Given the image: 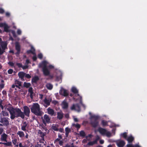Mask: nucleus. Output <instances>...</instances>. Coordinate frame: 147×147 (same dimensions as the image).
<instances>
[{
    "label": "nucleus",
    "mask_w": 147,
    "mask_h": 147,
    "mask_svg": "<svg viewBox=\"0 0 147 147\" xmlns=\"http://www.w3.org/2000/svg\"><path fill=\"white\" fill-rule=\"evenodd\" d=\"M13 71V70L12 69H9L7 71L8 73L9 74H11Z\"/></svg>",
    "instance_id": "a19ab883"
},
{
    "label": "nucleus",
    "mask_w": 147,
    "mask_h": 147,
    "mask_svg": "<svg viewBox=\"0 0 147 147\" xmlns=\"http://www.w3.org/2000/svg\"><path fill=\"white\" fill-rule=\"evenodd\" d=\"M125 144V142L124 141H121L117 143V145L119 147H123Z\"/></svg>",
    "instance_id": "aec40b11"
},
{
    "label": "nucleus",
    "mask_w": 147,
    "mask_h": 147,
    "mask_svg": "<svg viewBox=\"0 0 147 147\" xmlns=\"http://www.w3.org/2000/svg\"><path fill=\"white\" fill-rule=\"evenodd\" d=\"M61 106L63 109H66L68 107L69 105L66 100H65L62 102Z\"/></svg>",
    "instance_id": "9b49d317"
},
{
    "label": "nucleus",
    "mask_w": 147,
    "mask_h": 147,
    "mask_svg": "<svg viewBox=\"0 0 147 147\" xmlns=\"http://www.w3.org/2000/svg\"><path fill=\"white\" fill-rule=\"evenodd\" d=\"M6 47V46L5 45H1V48L4 51Z\"/></svg>",
    "instance_id": "5fc2aeb1"
},
{
    "label": "nucleus",
    "mask_w": 147,
    "mask_h": 147,
    "mask_svg": "<svg viewBox=\"0 0 147 147\" xmlns=\"http://www.w3.org/2000/svg\"><path fill=\"white\" fill-rule=\"evenodd\" d=\"M7 110L9 112L10 118L12 120L14 119L16 117H20L22 119L24 118L23 112L19 108H14L11 105L10 107L7 108Z\"/></svg>",
    "instance_id": "f257e3e1"
},
{
    "label": "nucleus",
    "mask_w": 147,
    "mask_h": 147,
    "mask_svg": "<svg viewBox=\"0 0 147 147\" xmlns=\"http://www.w3.org/2000/svg\"><path fill=\"white\" fill-rule=\"evenodd\" d=\"M43 101L47 105L49 106L50 105L51 101L47 99L46 98Z\"/></svg>",
    "instance_id": "393cba45"
},
{
    "label": "nucleus",
    "mask_w": 147,
    "mask_h": 147,
    "mask_svg": "<svg viewBox=\"0 0 147 147\" xmlns=\"http://www.w3.org/2000/svg\"><path fill=\"white\" fill-rule=\"evenodd\" d=\"M15 84L16 85V87L19 89L21 88L20 87L22 86L21 82L16 80L15 81Z\"/></svg>",
    "instance_id": "f3484780"
},
{
    "label": "nucleus",
    "mask_w": 147,
    "mask_h": 147,
    "mask_svg": "<svg viewBox=\"0 0 147 147\" xmlns=\"http://www.w3.org/2000/svg\"><path fill=\"white\" fill-rule=\"evenodd\" d=\"M59 94L65 97L68 96L69 95L68 92L67 91L64 89L63 88H61L59 90Z\"/></svg>",
    "instance_id": "1a4fd4ad"
},
{
    "label": "nucleus",
    "mask_w": 147,
    "mask_h": 147,
    "mask_svg": "<svg viewBox=\"0 0 147 147\" xmlns=\"http://www.w3.org/2000/svg\"><path fill=\"white\" fill-rule=\"evenodd\" d=\"M46 88L49 90H51L53 88V86L50 83H47L46 85Z\"/></svg>",
    "instance_id": "5701e85b"
},
{
    "label": "nucleus",
    "mask_w": 147,
    "mask_h": 147,
    "mask_svg": "<svg viewBox=\"0 0 147 147\" xmlns=\"http://www.w3.org/2000/svg\"><path fill=\"white\" fill-rule=\"evenodd\" d=\"M3 129L2 128H0V134H1L3 131Z\"/></svg>",
    "instance_id": "338daca9"
},
{
    "label": "nucleus",
    "mask_w": 147,
    "mask_h": 147,
    "mask_svg": "<svg viewBox=\"0 0 147 147\" xmlns=\"http://www.w3.org/2000/svg\"><path fill=\"white\" fill-rule=\"evenodd\" d=\"M97 144L96 141L94 140L92 142H89L87 144V145L89 146H92L94 144Z\"/></svg>",
    "instance_id": "c85d7f7f"
},
{
    "label": "nucleus",
    "mask_w": 147,
    "mask_h": 147,
    "mask_svg": "<svg viewBox=\"0 0 147 147\" xmlns=\"http://www.w3.org/2000/svg\"><path fill=\"white\" fill-rule=\"evenodd\" d=\"M65 131L66 133H69L71 131V130L69 128L67 127L65 128Z\"/></svg>",
    "instance_id": "58836bf2"
},
{
    "label": "nucleus",
    "mask_w": 147,
    "mask_h": 147,
    "mask_svg": "<svg viewBox=\"0 0 147 147\" xmlns=\"http://www.w3.org/2000/svg\"><path fill=\"white\" fill-rule=\"evenodd\" d=\"M25 73L23 72H20L18 74V76L21 79H23L25 76Z\"/></svg>",
    "instance_id": "a211bd4d"
},
{
    "label": "nucleus",
    "mask_w": 147,
    "mask_h": 147,
    "mask_svg": "<svg viewBox=\"0 0 147 147\" xmlns=\"http://www.w3.org/2000/svg\"><path fill=\"white\" fill-rule=\"evenodd\" d=\"M39 78L37 76H35L32 79V83H36L39 80Z\"/></svg>",
    "instance_id": "dca6fc26"
},
{
    "label": "nucleus",
    "mask_w": 147,
    "mask_h": 147,
    "mask_svg": "<svg viewBox=\"0 0 147 147\" xmlns=\"http://www.w3.org/2000/svg\"><path fill=\"white\" fill-rule=\"evenodd\" d=\"M98 131L102 136L106 135L107 137H110L111 136V133L108 131L106 129L100 127L98 129Z\"/></svg>",
    "instance_id": "39448f33"
},
{
    "label": "nucleus",
    "mask_w": 147,
    "mask_h": 147,
    "mask_svg": "<svg viewBox=\"0 0 147 147\" xmlns=\"http://www.w3.org/2000/svg\"><path fill=\"white\" fill-rule=\"evenodd\" d=\"M1 114L3 116H7L9 115L8 113L5 111H3L1 112Z\"/></svg>",
    "instance_id": "7c9ffc66"
},
{
    "label": "nucleus",
    "mask_w": 147,
    "mask_h": 147,
    "mask_svg": "<svg viewBox=\"0 0 147 147\" xmlns=\"http://www.w3.org/2000/svg\"><path fill=\"white\" fill-rule=\"evenodd\" d=\"M42 71L43 74L45 76H49V77L46 78L47 80L52 79L53 78V75H50V72L48 69L46 65H45L42 68Z\"/></svg>",
    "instance_id": "20e7f679"
},
{
    "label": "nucleus",
    "mask_w": 147,
    "mask_h": 147,
    "mask_svg": "<svg viewBox=\"0 0 147 147\" xmlns=\"http://www.w3.org/2000/svg\"><path fill=\"white\" fill-rule=\"evenodd\" d=\"M17 139L16 138L14 139V140H12V142L15 145H16L17 142Z\"/></svg>",
    "instance_id": "49530a36"
},
{
    "label": "nucleus",
    "mask_w": 147,
    "mask_h": 147,
    "mask_svg": "<svg viewBox=\"0 0 147 147\" xmlns=\"http://www.w3.org/2000/svg\"><path fill=\"white\" fill-rule=\"evenodd\" d=\"M47 110L48 114L52 116L54 115L55 111L53 109L49 107L47 109Z\"/></svg>",
    "instance_id": "2eb2a0df"
},
{
    "label": "nucleus",
    "mask_w": 147,
    "mask_h": 147,
    "mask_svg": "<svg viewBox=\"0 0 147 147\" xmlns=\"http://www.w3.org/2000/svg\"><path fill=\"white\" fill-rule=\"evenodd\" d=\"M57 118L59 120H61L63 117V114L62 111L57 112Z\"/></svg>",
    "instance_id": "f8f14e48"
},
{
    "label": "nucleus",
    "mask_w": 147,
    "mask_h": 147,
    "mask_svg": "<svg viewBox=\"0 0 147 147\" xmlns=\"http://www.w3.org/2000/svg\"><path fill=\"white\" fill-rule=\"evenodd\" d=\"M134 140V138L132 136L129 137L127 139V140L129 142H131Z\"/></svg>",
    "instance_id": "c756f323"
},
{
    "label": "nucleus",
    "mask_w": 147,
    "mask_h": 147,
    "mask_svg": "<svg viewBox=\"0 0 147 147\" xmlns=\"http://www.w3.org/2000/svg\"><path fill=\"white\" fill-rule=\"evenodd\" d=\"M87 140L86 139H84L82 140V142L84 143H86L87 142Z\"/></svg>",
    "instance_id": "e2e57ef3"
},
{
    "label": "nucleus",
    "mask_w": 147,
    "mask_h": 147,
    "mask_svg": "<svg viewBox=\"0 0 147 147\" xmlns=\"http://www.w3.org/2000/svg\"><path fill=\"white\" fill-rule=\"evenodd\" d=\"M26 78L29 79L31 78V76L29 74H26L25 76Z\"/></svg>",
    "instance_id": "37998d69"
},
{
    "label": "nucleus",
    "mask_w": 147,
    "mask_h": 147,
    "mask_svg": "<svg viewBox=\"0 0 147 147\" xmlns=\"http://www.w3.org/2000/svg\"><path fill=\"white\" fill-rule=\"evenodd\" d=\"M52 128L55 131H58L59 130V129L56 126V125L53 124L52 126Z\"/></svg>",
    "instance_id": "473e14b6"
},
{
    "label": "nucleus",
    "mask_w": 147,
    "mask_h": 147,
    "mask_svg": "<svg viewBox=\"0 0 147 147\" xmlns=\"http://www.w3.org/2000/svg\"><path fill=\"white\" fill-rule=\"evenodd\" d=\"M8 64L12 67L14 65V63L12 62L9 61L8 63Z\"/></svg>",
    "instance_id": "c03bdc74"
},
{
    "label": "nucleus",
    "mask_w": 147,
    "mask_h": 147,
    "mask_svg": "<svg viewBox=\"0 0 147 147\" xmlns=\"http://www.w3.org/2000/svg\"><path fill=\"white\" fill-rule=\"evenodd\" d=\"M59 142V144L60 146H62L63 143V141L62 140H60Z\"/></svg>",
    "instance_id": "bf43d9fd"
},
{
    "label": "nucleus",
    "mask_w": 147,
    "mask_h": 147,
    "mask_svg": "<svg viewBox=\"0 0 147 147\" xmlns=\"http://www.w3.org/2000/svg\"><path fill=\"white\" fill-rule=\"evenodd\" d=\"M38 58L40 59H41L42 58L43 55L41 53H39L38 56Z\"/></svg>",
    "instance_id": "ea45409f"
},
{
    "label": "nucleus",
    "mask_w": 147,
    "mask_h": 147,
    "mask_svg": "<svg viewBox=\"0 0 147 147\" xmlns=\"http://www.w3.org/2000/svg\"><path fill=\"white\" fill-rule=\"evenodd\" d=\"M31 111L35 115L37 116H41L42 112L40 108L39 105L37 103H34L31 108Z\"/></svg>",
    "instance_id": "f03ea898"
},
{
    "label": "nucleus",
    "mask_w": 147,
    "mask_h": 147,
    "mask_svg": "<svg viewBox=\"0 0 147 147\" xmlns=\"http://www.w3.org/2000/svg\"><path fill=\"white\" fill-rule=\"evenodd\" d=\"M12 143L11 142H7V146H11Z\"/></svg>",
    "instance_id": "6e6d98bb"
},
{
    "label": "nucleus",
    "mask_w": 147,
    "mask_h": 147,
    "mask_svg": "<svg viewBox=\"0 0 147 147\" xmlns=\"http://www.w3.org/2000/svg\"><path fill=\"white\" fill-rule=\"evenodd\" d=\"M127 147H134V145L132 144H128L127 145Z\"/></svg>",
    "instance_id": "052dcab7"
},
{
    "label": "nucleus",
    "mask_w": 147,
    "mask_h": 147,
    "mask_svg": "<svg viewBox=\"0 0 147 147\" xmlns=\"http://www.w3.org/2000/svg\"><path fill=\"white\" fill-rule=\"evenodd\" d=\"M7 117H2L1 116L0 118V122L2 124H0V126H7L9 125V122Z\"/></svg>",
    "instance_id": "423d86ee"
},
{
    "label": "nucleus",
    "mask_w": 147,
    "mask_h": 147,
    "mask_svg": "<svg viewBox=\"0 0 147 147\" xmlns=\"http://www.w3.org/2000/svg\"><path fill=\"white\" fill-rule=\"evenodd\" d=\"M9 27L7 24L5 26H4V31L6 32H10V30L9 29Z\"/></svg>",
    "instance_id": "b1692460"
},
{
    "label": "nucleus",
    "mask_w": 147,
    "mask_h": 147,
    "mask_svg": "<svg viewBox=\"0 0 147 147\" xmlns=\"http://www.w3.org/2000/svg\"><path fill=\"white\" fill-rule=\"evenodd\" d=\"M2 101H1L0 102V107L2 109H3V106L2 105Z\"/></svg>",
    "instance_id": "13d9d810"
},
{
    "label": "nucleus",
    "mask_w": 147,
    "mask_h": 147,
    "mask_svg": "<svg viewBox=\"0 0 147 147\" xmlns=\"http://www.w3.org/2000/svg\"><path fill=\"white\" fill-rule=\"evenodd\" d=\"M22 68L23 69H25L28 68V66L27 65H25L24 66H22Z\"/></svg>",
    "instance_id": "8fccbe9b"
},
{
    "label": "nucleus",
    "mask_w": 147,
    "mask_h": 147,
    "mask_svg": "<svg viewBox=\"0 0 147 147\" xmlns=\"http://www.w3.org/2000/svg\"><path fill=\"white\" fill-rule=\"evenodd\" d=\"M93 136V135L91 134H89L88 136H86L85 138L88 141H90V139H89L88 138V137L90 138H91Z\"/></svg>",
    "instance_id": "f704fd0d"
},
{
    "label": "nucleus",
    "mask_w": 147,
    "mask_h": 147,
    "mask_svg": "<svg viewBox=\"0 0 147 147\" xmlns=\"http://www.w3.org/2000/svg\"><path fill=\"white\" fill-rule=\"evenodd\" d=\"M6 16L7 17H9L10 15V14L9 12H6L5 14Z\"/></svg>",
    "instance_id": "69168bd1"
},
{
    "label": "nucleus",
    "mask_w": 147,
    "mask_h": 147,
    "mask_svg": "<svg viewBox=\"0 0 147 147\" xmlns=\"http://www.w3.org/2000/svg\"><path fill=\"white\" fill-rule=\"evenodd\" d=\"M121 136L125 138H126L127 137V135L126 132H124L121 134Z\"/></svg>",
    "instance_id": "c9c22d12"
},
{
    "label": "nucleus",
    "mask_w": 147,
    "mask_h": 147,
    "mask_svg": "<svg viewBox=\"0 0 147 147\" xmlns=\"http://www.w3.org/2000/svg\"><path fill=\"white\" fill-rule=\"evenodd\" d=\"M38 133L40 134V137L42 138V140H44V137L45 135V134L42 132L40 130L39 131Z\"/></svg>",
    "instance_id": "4be33fe9"
},
{
    "label": "nucleus",
    "mask_w": 147,
    "mask_h": 147,
    "mask_svg": "<svg viewBox=\"0 0 147 147\" xmlns=\"http://www.w3.org/2000/svg\"><path fill=\"white\" fill-rule=\"evenodd\" d=\"M76 108L78 109H80V106L78 104H76Z\"/></svg>",
    "instance_id": "4d7b16f0"
},
{
    "label": "nucleus",
    "mask_w": 147,
    "mask_h": 147,
    "mask_svg": "<svg viewBox=\"0 0 147 147\" xmlns=\"http://www.w3.org/2000/svg\"><path fill=\"white\" fill-rule=\"evenodd\" d=\"M35 50L33 47H31V49L28 50L27 51V53L28 54L30 53H32L33 54H35L34 52Z\"/></svg>",
    "instance_id": "6ab92c4d"
},
{
    "label": "nucleus",
    "mask_w": 147,
    "mask_h": 147,
    "mask_svg": "<svg viewBox=\"0 0 147 147\" xmlns=\"http://www.w3.org/2000/svg\"><path fill=\"white\" fill-rule=\"evenodd\" d=\"M70 109L72 110H76V105L73 104L71 107Z\"/></svg>",
    "instance_id": "e433bc0d"
},
{
    "label": "nucleus",
    "mask_w": 147,
    "mask_h": 147,
    "mask_svg": "<svg viewBox=\"0 0 147 147\" xmlns=\"http://www.w3.org/2000/svg\"><path fill=\"white\" fill-rule=\"evenodd\" d=\"M16 65L19 67L21 68L22 67V65L21 63H17Z\"/></svg>",
    "instance_id": "79ce46f5"
},
{
    "label": "nucleus",
    "mask_w": 147,
    "mask_h": 147,
    "mask_svg": "<svg viewBox=\"0 0 147 147\" xmlns=\"http://www.w3.org/2000/svg\"><path fill=\"white\" fill-rule=\"evenodd\" d=\"M18 135H19L20 138H22L24 136V133L22 131H18L17 133Z\"/></svg>",
    "instance_id": "412c9836"
},
{
    "label": "nucleus",
    "mask_w": 147,
    "mask_h": 147,
    "mask_svg": "<svg viewBox=\"0 0 147 147\" xmlns=\"http://www.w3.org/2000/svg\"><path fill=\"white\" fill-rule=\"evenodd\" d=\"M28 92L30 93H33L32 88V87H30L28 89Z\"/></svg>",
    "instance_id": "4c0bfd02"
},
{
    "label": "nucleus",
    "mask_w": 147,
    "mask_h": 147,
    "mask_svg": "<svg viewBox=\"0 0 147 147\" xmlns=\"http://www.w3.org/2000/svg\"><path fill=\"white\" fill-rule=\"evenodd\" d=\"M65 117L66 118H68L69 117V115L68 113L66 114L65 115Z\"/></svg>",
    "instance_id": "680f3d73"
},
{
    "label": "nucleus",
    "mask_w": 147,
    "mask_h": 147,
    "mask_svg": "<svg viewBox=\"0 0 147 147\" xmlns=\"http://www.w3.org/2000/svg\"><path fill=\"white\" fill-rule=\"evenodd\" d=\"M4 12V10L3 9L1 8H0V13L2 14Z\"/></svg>",
    "instance_id": "603ef678"
},
{
    "label": "nucleus",
    "mask_w": 147,
    "mask_h": 147,
    "mask_svg": "<svg viewBox=\"0 0 147 147\" xmlns=\"http://www.w3.org/2000/svg\"><path fill=\"white\" fill-rule=\"evenodd\" d=\"M99 117L94 115H92L90 117V124L94 128H96L98 125L99 122L98 119Z\"/></svg>",
    "instance_id": "7ed1b4c3"
},
{
    "label": "nucleus",
    "mask_w": 147,
    "mask_h": 147,
    "mask_svg": "<svg viewBox=\"0 0 147 147\" xmlns=\"http://www.w3.org/2000/svg\"><path fill=\"white\" fill-rule=\"evenodd\" d=\"M7 135L5 133H3L1 136V141H4L5 142H7Z\"/></svg>",
    "instance_id": "ddd939ff"
},
{
    "label": "nucleus",
    "mask_w": 147,
    "mask_h": 147,
    "mask_svg": "<svg viewBox=\"0 0 147 147\" xmlns=\"http://www.w3.org/2000/svg\"><path fill=\"white\" fill-rule=\"evenodd\" d=\"M40 145L38 144L35 145L34 147H40Z\"/></svg>",
    "instance_id": "774afa93"
},
{
    "label": "nucleus",
    "mask_w": 147,
    "mask_h": 147,
    "mask_svg": "<svg viewBox=\"0 0 147 147\" xmlns=\"http://www.w3.org/2000/svg\"><path fill=\"white\" fill-rule=\"evenodd\" d=\"M22 32L20 30L18 29L17 31V33L18 35H20L21 34Z\"/></svg>",
    "instance_id": "864d4df0"
},
{
    "label": "nucleus",
    "mask_w": 147,
    "mask_h": 147,
    "mask_svg": "<svg viewBox=\"0 0 147 147\" xmlns=\"http://www.w3.org/2000/svg\"><path fill=\"white\" fill-rule=\"evenodd\" d=\"M2 93L3 95H6L7 94V92L5 90L3 91Z\"/></svg>",
    "instance_id": "0e129e2a"
},
{
    "label": "nucleus",
    "mask_w": 147,
    "mask_h": 147,
    "mask_svg": "<svg viewBox=\"0 0 147 147\" xmlns=\"http://www.w3.org/2000/svg\"><path fill=\"white\" fill-rule=\"evenodd\" d=\"M99 138H100L99 136L98 135H97L96 137V139L94 140V141H96V143L97 144V141L99 139Z\"/></svg>",
    "instance_id": "09e8293b"
},
{
    "label": "nucleus",
    "mask_w": 147,
    "mask_h": 147,
    "mask_svg": "<svg viewBox=\"0 0 147 147\" xmlns=\"http://www.w3.org/2000/svg\"><path fill=\"white\" fill-rule=\"evenodd\" d=\"M4 86L5 84L4 83L0 84V89H1L3 88H4Z\"/></svg>",
    "instance_id": "de8ad7c7"
},
{
    "label": "nucleus",
    "mask_w": 147,
    "mask_h": 147,
    "mask_svg": "<svg viewBox=\"0 0 147 147\" xmlns=\"http://www.w3.org/2000/svg\"><path fill=\"white\" fill-rule=\"evenodd\" d=\"M73 126L77 128L78 129H79L80 127V125L78 124H73Z\"/></svg>",
    "instance_id": "72a5a7b5"
},
{
    "label": "nucleus",
    "mask_w": 147,
    "mask_h": 147,
    "mask_svg": "<svg viewBox=\"0 0 147 147\" xmlns=\"http://www.w3.org/2000/svg\"><path fill=\"white\" fill-rule=\"evenodd\" d=\"M101 123L103 127L108 125V122L105 121L104 120H102V121Z\"/></svg>",
    "instance_id": "cd10ccee"
},
{
    "label": "nucleus",
    "mask_w": 147,
    "mask_h": 147,
    "mask_svg": "<svg viewBox=\"0 0 147 147\" xmlns=\"http://www.w3.org/2000/svg\"><path fill=\"white\" fill-rule=\"evenodd\" d=\"M24 112L23 114L24 116L25 115L28 117H29L30 116V110L29 108L27 106H24Z\"/></svg>",
    "instance_id": "6e6552de"
},
{
    "label": "nucleus",
    "mask_w": 147,
    "mask_h": 147,
    "mask_svg": "<svg viewBox=\"0 0 147 147\" xmlns=\"http://www.w3.org/2000/svg\"><path fill=\"white\" fill-rule=\"evenodd\" d=\"M43 123L45 125L47 123H50L51 119L49 116L47 114H45L43 116V118L42 117Z\"/></svg>",
    "instance_id": "0eeeda50"
},
{
    "label": "nucleus",
    "mask_w": 147,
    "mask_h": 147,
    "mask_svg": "<svg viewBox=\"0 0 147 147\" xmlns=\"http://www.w3.org/2000/svg\"><path fill=\"white\" fill-rule=\"evenodd\" d=\"M72 92L74 94H77L78 93V90L76 88L73 87L71 88Z\"/></svg>",
    "instance_id": "bb28decb"
},
{
    "label": "nucleus",
    "mask_w": 147,
    "mask_h": 147,
    "mask_svg": "<svg viewBox=\"0 0 147 147\" xmlns=\"http://www.w3.org/2000/svg\"><path fill=\"white\" fill-rule=\"evenodd\" d=\"M79 135L80 136L83 137V138L85 137L86 136L85 133L83 130H82L80 132Z\"/></svg>",
    "instance_id": "a878e982"
},
{
    "label": "nucleus",
    "mask_w": 147,
    "mask_h": 147,
    "mask_svg": "<svg viewBox=\"0 0 147 147\" xmlns=\"http://www.w3.org/2000/svg\"><path fill=\"white\" fill-rule=\"evenodd\" d=\"M32 59L33 61H36L37 59V57L36 56V55L32 57Z\"/></svg>",
    "instance_id": "3c124183"
},
{
    "label": "nucleus",
    "mask_w": 147,
    "mask_h": 147,
    "mask_svg": "<svg viewBox=\"0 0 147 147\" xmlns=\"http://www.w3.org/2000/svg\"><path fill=\"white\" fill-rule=\"evenodd\" d=\"M28 125V123L26 121L23 122L22 125H21V129L24 131H26V127Z\"/></svg>",
    "instance_id": "4468645a"
},
{
    "label": "nucleus",
    "mask_w": 147,
    "mask_h": 147,
    "mask_svg": "<svg viewBox=\"0 0 147 147\" xmlns=\"http://www.w3.org/2000/svg\"><path fill=\"white\" fill-rule=\"evenodd\" d=\"M7 24L6 23H1L0 24V27H4V26Z\"/></svg>",
    "instance_id": "a18cd8bd"
},
{
    "label": "nucleus",
    "mask_w": 147,
    "mask_h": 147,
    "mask_svg": "<svg viewBox=\"0 0 147 147\" xmlns=\"http://www.w3.org/2000/svg\"><path fill=\"white\" fill-rule=\"evenodd\" d=\"M15 49L17 51V52L15 53V54L17 56L19 55L20 53L21 47L19 43L18 42H17L16 43Z\"/></svg>",
    "instance_id": "9d476101"
},
{
    "label": "nucleus",
    "mask_w": 147,
    "mask_h": 147,
    "mask_svg": "<svg viewBox=\"0 0 147 147\" xmlns=\"http://www.w3.org/2000/svg\"><path fill=\"white\" fill-rule=\"evenodd\" d=\"M31 85V84L29 83H26L24 82V87H26L27 88H28L30 87Z\"/></svg>",
    "instance_id": "2f4dec72"
}]
</instances>
